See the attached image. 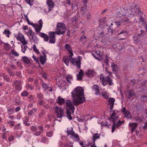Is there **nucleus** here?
<instances>
[{
  "mask_svg": "<svg viewBox=\"0 0 147 147\" xmlns=\"http://www.w3.org/2000/svg\"><path fill=\"white\" fill-rule=\"evenodd\" d=\"M121 17L123 16H129L133 15L134 16H139V20L140 22H143L144 19L142 17L143 14V12L141 11L139 8L137 7L136 5H133L131 6L130 9L129 10H123L118 14Z\"/></svg>",
  "mask_w": 147,
  "mask_h": 147,
  "instance_id": "obj_1",
  "label": "nucleus"
},
{
  "mask_svg": "<svg viewBox=\"0 0 147 147\" xmlns=\"http://www.w3.org/2000/svg\"><path fill=\"white\" fill-rule=\"evenodd\" d=\"M84 92V90L82 87L78 86L72 92L73 102L75 105L78 106L85 102Z\"/></svg>",
  "mask_w": 147,
  "mask_h": 147,
  "instance_id": "obj_2",
  "label": "nucleus"
},
{
  "mask_svg": "<svg viewBox=\"0 0 147 147\" xmlns=\"http://www.w3.org/2000/svg\"><path fill=\"white\" fill-rule=\"evenodd\" d=\"M69 55V58L67 56L64 57L63 59V61L67 65H69V61H71L73 64L75 66H77L78 68L81 67V59L80 57L78 56V58L76 59L72 57Z\"/></svg>",
  "mask_w": 147,
  "mask_h": 147,
  "instance_id": "obj_3",
  "label": "nucleus"
},
{
  "mask_svg": "<svg viewBox=\"0 0 147 147\" xmlns=\"http://www.w3.org/2000/svg\"><path fill=\"white\" fill-rule=\"evenodd\" d=\"M146 36V33L144 30L142 29L138 30L132 37L133 43L135 44L140 43L141 40L145 38Z\"/></svg>",
  "mask_w": 147,
  "mask_h": 147,
  "instance_id": "obj_4",
  "label": "nucleus"
},
{
  "mask_svg": "<svg viewBox=\"0 0 147 147\" xmlns=\"http://www.w3.org/2000/svg\"><path fill=\"white\" fill-rule=\"evenodd\" d=\"M65 104L66 107L68 108L66 110V114L67 115V117L69 120H71L72 119V118L71 116V112L72 113H74L75 108L74 106L72 104L70 100H66Z\"/></svg>",
  "mask_w": 147,
  "mask_h": 147,
  "instance_id": "obj_5",
  "label": "nucleus"
},
{
  "mask_svg": "<svg viewBox=\"0 0 147 147\" xmlns=\"http://www.w3.org/2000/svg\"><path fill=\"white\" fill-rule=\"evenodd\" d=\"M66 30L65 24L63 23H58L56 28V34L58 35L64 34Z\"/></svg>",
  "mask_w": 147,
  "mask_h": 147,
  "instance_id": "obj_6",
  "label": "nucleus"
},
{
  "mask_svg": "<svg viewBox=\"0 0 147 147\" xmlns=\"http://www.w3.org/2000/svg\"><path fill=\"white\" fill-rule=\"evenodd\" d=\"M100 81L102 82V84L104 86L107 85V83H108L110 86H111L113 84L112 80L109 76H107L105 77L103 74L100 75Z\"/></svg>",
  "mask_w": 147,
  "mask_h": 147,
  "instance_id": "obj_7",
  "label": "nucleus"
},
{
  "mask_svg": "<svg viewBox=\"0 0 147 147\" xmlns=\"http://www.w3.org/2000/svg\"><path fill=\"white\" fill-rule=\"evenodd\" d=\"M26 20L29 24L32 25L33 27L35 28V31L36 32L38 33L40 32L42 26L43 22L41 19L40 20L38 21L39 25L38 24L30 23L28 18L26 19Z\"/></svg>",
  "mask_w": 147,
  "mask_h": 147,
  "instance_id": "obj_8",
  "label": "nucleus"
},
{
  "mask_svg": "<svg viewBox=\"0 0 147 147\" xmlns=\"http://www.w3.org/2000/svg\"><path fill=\"white\" fill-rule=\"evenodd\" d=\"M130 9H129L128 10ZM128 10V9H123V10H121L120 11H119L117 13V16L118 18H120L121 20V22H122V24L123 25H125L128 24L129 23H130V18H126V17H129L131 16H123L122 17H121L119 16L120 15H119L118 14L119 13L121 12L123 10Z\"/></svg>",
  "mask_w": 147,
  "mask_h": 147,
  "instance_id": "obj_9",
  "label": "nucleus"
},
{
  "mask_svg": "<svg viewBox=\"0 0 147 147\" xmlns=\"http://www.w3.org/2000/svg\"><path fill=\"white\" fill-rule=\"evenodd\" d=\"M15 36L18 40L20 41L22 43V45H26L28 43L24 37L22 33H18V34L15 35Z\"/></svg>",
  "mask_w": 147,
  "mask_h": 147,
  "instance_id": "obj_10",
  "label": "nucleus"
},
{
  "mask_svg": "<svg viewBox=\"0 0 147 147\" xmlns=\"http://www.w3.org/2000/svg\"><path fill=\"white\" fill-rule=\"evenodd\" d=\"M22 82L19 80H15L12 83V85L14 87L15 90L20 91L22 89Z\"/></svg>",
  "mask_w": 147,
  "mask_h": 147,
  "instance_id": "obj_11",
  "label": "nucleus"
},
{
  "mask_svg": "<svg viewBox=\"0 0 147 147\" xmlns=\"http://www.w3.org/2000/svg\"><path fill=\"white\" fill-rule=\"evenodd\" d=\"M55 113L58 118H61L64 116V113L62 109L59 107H56L55 109Z\"/></svg>",
  "mask_w": 147,
  "mask_h": 147,
  "instance_id": "obj_12",
  "label": "nucleus"
},
{
  "mask_svg": "<svg viewBox=\"0 0 147 147\" xmlns=\"http://www.w3.org/2000/svg\"><path fill=\"white\" fill-rule=\"evenodd\" d=\"M100 134L98 133H95L93 135L92 138V143H89V145L96 146L95 141L96 140L100 138Z\"/></svg>",
  "mask_w": 147,
  "mask_h": 147,
  "instance_id": "obj_13",
  "label": "nucleus"
},
{
  "mask_svg": "<svg viewBox=\"0 0 147 147\" xmlns=\"http://www.w3.org/2000/svg\"><path fill=\"white\" fill-rule=\"evenodd\" d=\"M124 122V121H121L119 120L117 123H115V122H113L112 124L113 125L112 127V132L113 133V132L116 127L117 128L120 126L121 125L122 123V122L123 123Z\"/></svg>",
  "mask_w": 147,
  "mask_h": 147,
  "instance_id": "obj_14",
  "label": "nucleus"
},
{
  "mask_svg": "<svg viewBox=\"0 0 147 147\" xmlns=\"http://www.w3.org/2000/svg\"><path fill=\"white\" fill-rule=\"evenodd\" d=\"M42 53L43 55H40V61L42 64L44 65V64L46 62L47 60L46 55L45 53L44 52H42Z\"/></svg>",
  "mask_w": 147,
  "mask_h": 147,
  "instance_id": "obj_15",
  "label": "nucleus"
},
{
  "mask_svg": "<svg viewBox=\"0 0 147 147\" xmlns=\"http://www.w3.org/2000/svg\"><path fill=\"white\" fill-rule=\"evenodd\" d=\"M47 3L49 7L48 11H50L54 7V2L52 0H47Z\"/></svg>",
  "mask_w": 147,
  "mask_h": 147,
  "instance_id": "obj_16",
  "label": "nucleus"
},
{
  "mask_svg": "<svg viewBox=\"0 0 147 147\" xmlns=\"http://www.w3.org/2000/svg\"><path fill=\"white\" fill-rule=\"evenodd\" d=\"M65 48L68 51L70 56L72 57L73 55V53L72 52V49L70 45L69 44H66L65 45Z\"/></svg>",
  "mask_w": 147,
  "mask_h": 147,
  "instance_id": "obj_17",
  "label": "nucleus"
},
{
  "mask_svg": "<svg viewBox=\"0 0 147 147\" xmlns=\"http://www.w3.org/2000/svg\"><path fill=\"white\" fill-rule=\"evenodd\" d=\"M129 126L131 127V132L132 133H133L138 127V125L136 123H130L129 124Z\"/></svg>",
  "mask_w": 147,
  "mask_h": 147,
  "instance_id": "obj_18",
  "label": "nucleus"
},
{
  "mask_svg": "<svg viewBox=\"0 0 147 147\" xmlns=\"http://www.w3.org/2000/svg\"><path fill=\"white\" fill-rule=\"evenodd\" d=\"M115 99L114 98H110L108 100V105L110 106V109H112L113 107Z\"/></svg>",
  "mask_w": 147,
  "mask_h": 147,
  "instance_id": "obj_19",
  "label": "nucleus"
},
{
  "mask_svg": "<svg viewBox=\"0 0 147 147\" xmlns=\"http://www.w3.org/2000/svg\"><path fill=\"white\" fill-rule=\"evenodd\" d=\"M111 66L112 67V71L115 74H117L118 71V67L114 62L111 63Z\"/></svg>",
  "mask_w": 147,
  "mask_h": 147,
  "instance_id": "obj_20",
  "label": "nucleus"
},
{
  "mask_svg": "<svg viewBox=\"0 0 147 147\" xmlns=\"http://www.w3.org/2000/svg\"><path fill=\"white\" fill-rule=\"evenodd\" d=\"M94 57L97 59H99L101 57V54H100V51L98 50L95 51L94 53H92Z\"/></svg>",
  "mask_w": 147,
  "mask_h": 147,
  "instance_id": "obj_21",
  "label": "nucleus"
},
{
  "mask_svg": "<svg viewBox=\"0 0 147 147\" xmlns=\"http://www.w3.org/2000/svg\"><path fill=\"white\" fill-rule=\"evenodd\" d=\"M84 75L83 71L81 69L79 72V74L76 76L77 80L79 81H80L82 79V78Z\"/></svg>",
  "mask_w": 147,
  "mask_h": 147,
  "instance_id": "obj_22",
  "label": "nucleus"
},
{
  "mask_svg": "<svg viewBox=\"0 0 147 147\" xmlns=\"http://www.w3.org/2000/svg\"><path fill=\"white\" fill-rule=\"evenodd\" d=\"M131 17L130 18V23H136L138 22V17H136V16H134L133 15H131Z\"/></svg>",
  "mask_w": 147,
  "mask_h": 147,
  "instance_id": "obj_23",
  "label": "nucleus"
},
{
  "mask_svg": "<svg viewBox=\"0 0 147 147\" xmlns=\"http://www.w3.org/2000/svg\"><path fill=\"white\" fill-rule=\"evenodd\" d=\"M95 74V72L93 70H88L86 72L85 74L86 76L89 77H93Z\"/></svg>",
  "mask_w": 147,
  "mask_h": 147,
  "instance_id": "obj_24",
  "label": "nucleus"
},
{
  "mask_svg": "<svg viewBox=\"0 0 147 147\" xmlns=\"http://www.w3.org/2000/svg\"><path fill=\"white\" fill-rule=\"evenodd\" d=\"M92 89L96 92L95 94L100 95V91L99 89L98 86L97 85H94L92 87Z\"/></svg>",
  "mask_w": 147,
  "mask_h": 147,
  "instance_id": "obj_25",
  "label": "nucleus"
},
{
  "mask_svg": "<svg viewBox=\"0 0 147 147\" xmlns=\"http://www.w3.org/2000/svg\"><path fill=\"white\" fill-rule=\"evenodd\" d=\"M65 102V99L62 98L60 96L58 97L56 100V102L60 105H62Z\"/></svg>",
  "mask_w": 147,
  "mask_h": 147,
  "instance_id": "obj_26",
  "label": "nucleus"
},
{
  "mask_svg": "<svg viewBox=\"0 0 147 147\" xmlns=\"http://www.w3.org/2000/svg\"><path fill=\"white\" fill-rule=\"evenodd\" d=\"M117 117L116 116V114L115 112H113L112 114V115L110 116V120L113 122L116 121Z\"/></svg>",
  "mask_w": 147,
  "mask_h": 147,
  "instance_id": "obj_27",
  "label": "nucleus"
},
{
  "mask_svg": "<svg viewBox=\"0 0 147 147\" xmlns=\"http://www.w3.org/2000/svg\"><path fill=\"white\" fill-rule=\"evenodd\" d=\"M129 96L127 97V98H129L133 97H134L135 94L134 91L132 90H130L128 92Z\"/></svg>",
  "mask_w": 147,
  "mask_h": 147,
  "instance_id": "obj_28",
  "label": "nucleus"
},
{
  "mask_svg": "<svg viewBox=\"0 0 147 147\" xmlns=\"http://www.w3.org/2000/svg\"><path fill=\"white\" fill-rule=\"evenodd\" d=\"M41 34V36L42 38H43L44 40L46 41H47L49 40V36L46 34L43 33H40Z\"/></svg>",
  "mask_w": 147,
  "mask_h": 147,
  "instance_id": "obj_29",
  "label": "nucleus"
},
{
  "mask_svg": "<svg viewBox=\"0 0 147 147\" xmlns=\"http://www.w3.org/2000/svg\"><path fill=\"white\" fill-rule=\"evenodd\" d=\"M70 137V138H75L76 139V141L78 142L80 141V139L79 138V136L76 133H75V132L73 133V134H72Z\"/></svg>",
  "mask_w": 147,
  "mask_h": 147,
  "instance_id": "obj_30",
  "label": "nucleus"
},
{
  "mask_svg": "<svg viewBox=\"0 0 147 147\" xmlns=\"http://www.w3.org/2000/svg\"><path fill=\"white\" fill-rule=\"evenodd\" d=\"M56 34V32H50L49 33V38H55V35Z\"/></svg>",
  "mask_w": 147,
  "mask_h": 147,
  "instance_id": "obj_31",
  "label": "nucleus"
},
{
  "mask_svg": "<svg viewBox=\"0 0 147 147\" xmlns=\"http://www.w3.org/2000/svg\"><path fill=\"white\" fill-rule=\"evenodd\" d=\"M6 69H7V71L10 76H13L14 75V72L12 71L11 69L8 67H7L6 68Z\"/></svg>",
  "mask_w": 147,
  "mask_h": 147,
  "instance_id": "obj_32",
  "label": "nucleus"
},
{
  "mask_svg": "<svg viewBox=\"0 0 147 147\" xmlns=\"http://www.w3.org/2000/svg\"><path fill=\"white\" fill-rule=\"evenodd\" d=\"M27 35L29 37H32L34 35V33L31 29H30L26 33Z\"/></svg>",
  "mask_w": 147,
  "mask_h": 147,
  "instance_id": "obj_33",
  "label": "nucleus"
},
{
  "mask_svg": "<svg viewBox=\"0 0 147 147\" xmlns=\"http://www.w3.org/2000/svg\"><path fill=\"white\" fill-rule=\"evenodd\" d=\"M66 79L67 82L71 83L73 80L72 76L70 75H68L66 76Z\"/></svg>",
  "mask_w": 147,
  "mask_h": 147,
  "instance_id": "obj_34",
  "label": "nucleus"
},
{
  "mask_svg": "<svg viewBox=\"0 0 147 147\" xmlns=\"http://www.w3.org/2000/svg\"><path fill=\"white\" fill-rule=\"evenodd\" d=\"M3 34L6 35L7 37H9L10 34H11L10 32L8 30H5L3 32Z\"/></svg>",
  "mask_w": 147,
  "mask_h": 147,
  "instance_id": "obj_35",
  "label": "nucleus"
},
{
  "mask_svg": "<svg viewBox=\"0 0 147 147\" xmlns=\"http://www.w3.org/2000/svg\"><path fill=\"white\" fill-rule=\"evenodd\" d=\"M22 59L23 61L26 63L28 64L30 62V61L29 59L26 56L23 57Z\"/></svg>",
  "mask_w": 147,
  "mask_h": 147,
  "instance_id": "obj_36",
  "label": "nucleus"
},
{
  "mask_svg": "<svg viewBox=\"0 0 147 147\" xmlns=\"http://www.w3.org/2000/svg\"><path fill=\"white\" fill-rule=\"evenodd\" d=\"M106 19L105 18H103L100 20L99 21V24L101 25H103L105 22Z\"/></svg>",
  "mask_w": 147,
  "mask_h": 147,
  "instance_id": "obj_37",
  "label": "nucleus"
},
{
  "mask_svg": "<svg viewBox=\"0 0 147 147\" xmlns=\"http://www.w3.org/2000/svg\"><path fill=\"white\" fill-rule=\"evenodd\" d=\"M37 110V109L34 108L32 109V110H29L28 112V114L30 116L32 115L33 113L36 112Z\"/></svg>",
  "mask_w": 147,
  "mask_h": 147,
  "instance_id": "obj_38",
  "label": "nucleus"
},
{
  "mask_svg": "<svg viewBox=\"0 0 147 147\" xmlns=\"http://www.w3.org/2000/svg\"><path fill=\"white\" fill-rule=\"evenodd\" d=\"M34 51L37 54H39L40 53L38 50L36 48V45H34L32 47Z\"/></svg>",
  "mask_w": 147,
  "mask_h": 147,
  "instance_id": "obj_39",
  "label": "nucleus"
},
{
  "mask_svg": "<svg viewBox=\"0 0 147 147\" xmlns=\"http://www.w3.org/2000/svg\"><path fill=\"white\" fill-rule=\"evenodd\" d=\"M127 34V31L126 30H121L120 32H119V33H118L117 34L118 35H121L122 34L123 36L125 35V34Z\"/></svg>",
  "mask_w": 147,
  "mask_h": 147,
  "instance_id": "obj_40",
  "label": "nucleus"
},
{
  "mask_svg": "<svg viewBox=\"0 0 147 147\" xmlns=\"http://www.w3.org/2000/svg\"><path fill=\"white\" fill-rule=\"evenodd\" d=\"M29 94V93L26 91L23 92L21 94V95L22 96L26 97L28 96Z\"/></svg>",
  "mask_w": 147,
  "mask_h": 147,
  "instance_id": "obj_41",
  "label": "nucleus"
},
{
  "mask_svg": "<svg viewBox=\"0 0 147 147\" xmlns=\"http://www.w3.org/2000/svg\"><path fill=\"white\" fill-rule=\"evenodd\" d=\"M11 52L12 55L15 56H18L19 55L18 53L14 50H11Z\"/></svg>",
  "mask_w": 147,
  "mask_h": 147,
  "instance_id": "obj_42",
  "label": "nucleus"
},
{
  "mask_svg": "<svg viewBox=\"0 0 147 147\" xmlns=\"http://www.w3.org/2000/svg\"><path fill=\"white\" fill-rule=\"evenodd\" d=\"M49 42L51 44H55V43L56 39L55 38H49Z\"/></svg>",
  "mask_w": 147,
  "mask_h": 147,
  "instance_id": "obj_43",
  "label": "nucleus"
},
{
  "mask_svg": "<svg viewBox=\"0 0 147 147\" xmlns=\"http://www.w3.org/2000/svg\"><path fill=\"white\" fill-rule=\"evenodd\" d=\"M104 69H105V74H108V76H112V73L111 72H110L108 70V69L107 68H105Z\"/></svg>",
  "mask_w": 147,
  "mask_h": 147,
  "instance_id": "obj_44",
  "label": "nucleus"
},
{
  "mask_svg": "<svg viewBox=\"0 0 147 147\" xmlns=\"http://www.w3.org/2000/svg\"><path fill=\"white\" fill-rule=\"evenodd\" d=\"M38 103L41 106H43L45 103V102L43 100V98L38 100Z\"/></svg>",
  "mask_w": 147,
  "mask_h": 147,
  "instance_id": "obj_45",
  "label": "nucleus"
},
{
  "mask_svg": "<svg viewBox=\"0 0 147 147\" xmlns=\"http://www.w3.org/2000/svg\"><path fill=\"white\" fill-rule=\"evenodd\" d=\"M42 86L43 88L45 90H47L49 88V86L48 85L45 83H43L42 84Z\"/></svg>",
  "mask_w": 147,
  "mask_h": 147,
  "instance_id": "obj_46",
  "label": "nucleus"
},
{
  "mask_svg": "<svg viewBox=\"0 0 147 147\" xmlns=\"http://www.w3.org/2000/svg\"><path fill=\"white\" fill-rule=\"evenodd\" d=\"M31 39H32L35 43H36L38 41L37 38L34 35L32 36Z\"/></svg>",
  "mask_w": 147,
  "mask_h": 147,
  "instance_id": "obj_47",
  "label": "nucleus"
},
{
  "mask_svg": "<svg viewBox=\"0 0 147 147\" xmlns=\"http://www.w3.org/2000/svg\"><path fill=\"white\" fill-rule=\"evenodd\" d=\"M37 97L38 100L43 98V96L40 93L37 94Z\"/></svg>",
  "mask_w": 147,
  "mask_h": 147,
  "instance_id": "obj_48",
  "label": "nucleus"
},
{
  "mask_svg": "<svg viewBox=\"0 0 147 147\" xmlns=\"http://www.w3.org/2000/svg\"><path fill=\"white\" fill-rule=\"evenodd\" d=\"M53 132L51 131L47 133L46 136L49 137H51L53 135Z\"/></svg>",
  "mask_w": 147,
  "mask_h": 147,
  "instance_id": "obj_49",
  "label": "nucleus"
},
{
  "mask_svg": "<svg viewBox=\"0 0 147 147\" xmlns=\"http://www.w3.org/2000/svg\"><path fill=\"white\" fill-rule=\"evenodd\" d=\"M140 99L141 100L143 101H146L147 100V96L145 95L142 96Z\"/></svg>",
  "mask_w": 147,
  "mask_h": 147,
  "instance_id": "obj_50",
  "label": "nucleus"
},
{
  "mask_svg": "<svg viewBox=\"0 0 147 147\" xmlns=\"http://www.w3.org/2000/svg\"><path fill=\"white\" fill-rule=\"evenodd\" d=\"M124 114L125 115V117L128 119L129 118V116L130 115V113L128 111L124 113Z\"/></svg>",
  "mask_w": 147,
  "mask_h": 147,
  "instance_id": "obj_51",
  "label": "nucleus"
},
{
  "mask_svg": "<svg viewBox=\"0 0 147 147\" xmlns=\"http://www.w3.org/2000/svg\"><path fill=\"white\" fill-rule=\"evenodd\" d=\"M41 137L42 138L41 142H45L47 140V138L45 136H43L42 135L41 136Z\"/></svg>",
  "mask_w": 147,
  "mask_h": 147,
  "instance_id": "obj_52",
  "label": "nucleus"
},
{
  "mask_svg": "<svg viewBox=\"0 0 147 147\" xmlns=\"http://www.w3.org/2000/svg\"><path fill=\"white\" fill-rule=\"evenodd\" d=\"M87 8V5L86 4H84L83 5V7H81V11H82V14H83L84 11Z\"/></svg>",
  "mask_w": 147,
  "mask_h": 147,
  "instance_id": "obj_53",
  "label": "nucleus"
},
{
  "mask_svg": "<svg viewBox=\"0 0 147 147\" xmlns=\"http://www.w3.org/2000/svg\"><path fill=\"white\" fill-rule=\"evenodd\" d=\"M24 45V49H23L22 48H23V46L21 45V48H22V51L24 53H25V51H26V50L27 48H28L27 46L26 45Z\"/></svg>",
  "mask_w": 147,
  "mask_h": 147,
  "instance_id": "obj_54",
  "label": "nucleus"
},
{
  "mask_svg": "<svg viewBox=\"0 0 147 147\" xmlns=\"http://www.w3.org/2000/svg\"><path fill=\"white\" fill-rule=\"evenodd\" d=\"M26 3L29 4L30 5H32L33 4L32 2L33 0H24Z\"/></svg>",
  "mask_w": 147,
  "mask_h": 147,
  "instance_id": "obj_55",
  "label": "nucleus"
},
{
  "mask_svg": "<svg viewBox=\"0 0 147 147\" xmlns=\"http://www.w3.org/2000/svg\"><path fill=\"white\" fill-rule=\"evenodd\" d=\"M86 37L85 36H81L80 39V41H84V42H86Z\"/></svg>",
  "mask_w": 147,
  "mask_h": 147,
  "instance_id": "obj_56",
  "label": "nucleus"
},
{
  "mask_svg": "<svg viewBox=\"0 0 147 147\" xmlns=\"http://www.w3.org/2000/svg\"><path fill=\"white\" fill-rule=\"evenodd\" d=\"M20 125V123H19L18 125H15L14 128L15 129H20L21 128V127L19 126Z\"/></svg>",
  "mask_w": 147,
  "mask_h": 147,
  "instance_id": "obj_57",
  "label": "nucleus"
},
{
  "mask_svg": "<svg viewBox=\"0 0 147 147\" xmlns=\"http://www.w3.org/2000/svg\"><path fill=\"white\" fill-rule=\"evenodd\" d=\"M74 131H73V128H71V130H67V134L68 135H71L72 134H73V133H74Z\"/></svg>",
  "mask_w": 147,
  "mask_h": 147,
  "instance_id": "obj_58",
  "label": "nucleus"
},
{
  "mask_svg": "<svg viewBox=\"0 0 147 147\" xmlns=\"http://www.w3.org/2000/svg\"><path fill=\"white\" fill-rule=\"evenodd\" d=\"M3 78L4 80H5L7 82H9L10 81V79L8 76H4Z\"/></svg>",
  "mask_w": 147,
  "mask_h": 147,
  "instance_id": "obj_59",
  "label": "nucleus"
},
{
  "mask_svg": "<svg viewBox=\"0 0 147 147\" xmlns=\"http://www.w3.org/2000/svg\"><path fill=\"white\" fill-rule=\"evenodd\" d=\"M122 22L121 20L120 21H116L115 22L116 24L118 26H119L122 25Z\"/></svg>",
  "mask_w": 147,
  "mask_h": 147,
  "instance_id": "obj_60",
  "label": "nucleus"
},
{
  "mask_svg": "<svg viewBox=\"0 0 147 147\" xmlns=\"http://www.w3.org/2000/svg\"><path fill=\"white\" fill-rule=\"evenodd\" d=\"M45 114V113L44 111H42L40 113H39L38 115V117L39 118H41Z\"/></svg>",
  "mask_w": 147,
  "mask_h": 147,
  "instance_id": "obj_61",
  "label": "nucleus"
},
{
  "mask_svg": "<svg viewBox=\"0 0 147 147\" xmlns=\"http://www.w3.org/2000/svg\"><path fill=\"white\" fill-rule=\"evenodd\" d=\"M102 96L105 98H109V96L107 95L106 93H102Z\"/></svg>",
  "mask_w": 147,
  "mask_h": 147,
  "instance_id": "obj_62",
  "label": "nucleus"
},
{
  "mask_svg": "<svg viewBox=\"0 0 147 147\" xmlns=\"http://www.w3.org/2000/svg\"><path fill=\"white\" fill-rule=\"evenodd\" d=\"M32 58L34 60L36 61L37 63L38 62V59L37 58L35 55H33L32 56Z\"/></svg>",
  "mask_w": 147,
  "mask_h": 147,
  "instance_id": "obj_63",
  "label": "nucleus"
},
{
  "mask_svg": "<svg viewBox=\"0 0 147 147\" xmlns=\"http://www.w3.org/2000/svg\"><path fill=\"white\" fill-rule=\"evenodd\" d=\"M31 129L32 131H34L37 130V128L35 126H33L31 127Z\"/></svg>",
  "mask_w": 147,
  "mask_h": 147,
  "instance_id": "obj_64",
  "label": "nucleus"
}]
</instances>
